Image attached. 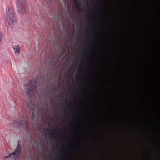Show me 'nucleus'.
<instances>
[{
	"instance_id": "6e6552de",
	"label": "nucleus",
	"mask_w": 160,
	"mask_h": 160,
	"mask_svg": "<svg viewBox=\"0 0 160 160\" xmlns=\"http://www.w3.org/2000/svg\"><path fill=\"white\" fill-rule=\"evenodd\" d=\"M74 4L77 8L79 7L80 5V2L79 0H73Z\"/></svg>"
},
{
	"instance_id": "7ed1b4c3",
	"label": "nucleus",
	"mask_w": 160,
	"mask_h": 160,
	"mask_svg": "<svg viewBox=\"0 0 160 160\" xmlns=\"http://www.w3.org/2000/svg\"><path fill=\"white\" fill-rule=\"evenodd\" d=\"M34 88L30 84H28L25 88L24 91L26 95L28 97H30Z\"/></svg>"
},
{
	"instance_id": "1a4fd4ad",
	"label": "nucleus",
	"mask_w": 160,
	"mask_h": 160,
	"mask_svg": "<svg viewBox=\"0 0 160 160\" xmlns=\"http://www.w3.org/2000/svg\"><path fill=\"white\" fill-rule=\"evenodd\" d=\"M48 2H49L50 3H51V5H55L56 3V0H47Z\"/></svg>"
},
{
	"instance_id": "9d476101",
	"label": "nucleus",
	"mask_w": 160,
	"mask_h": 160,
	"mask_svg": "<svg viewBox=\"0 0 160 160\" xmlns=\"http://www.w3.org/2000/svg\"><path fill=\"white\" fill-rule=\"evenodd\" d=\"M3 34L1 32H0V44H1L2 43V39L3 37Z\"/></svg>"
},
{
	"instance_id": "20e7f679",
	"label": "nucleus",
	"mask_w": 160,
	"mask_h": 160,
	"mask_svg": "<svg viewBox=\"0 0 160 160\" xmlns=\"http://www.w3.org/2000/svg\"><path fill=\"white\" fill-rule=\"evenodd\" d=\"M21 152V147L18 145L14 151L12 153L15 159H17L19 158Z\"/></svg>"
},
{
	"instance_id": "ddd939ff",
	"label": "nucleus",
	"mask_w": 160,
	"mask_h": 160,
	"mask_svg": "<svg viewBox=\"0 0 160 160\" xmlns=\"http://www.w3.org/2000/svg\"><path fill=\"white\" fill-rule=\"evenodd\" d=\"M83 1L87 5L88 4V2L87 0H84Z\"/></svg>"
},
{
	"instance_id": "f257e3e1",
	"label": "nucleus",
	"mask_w": 160,
	"mask_h": 160,
	"mask_svg": "<svg viewBox=\"0 0 160 160\" xmlns=\"http://www.w3.org/2000/svg\"><path fill=\"white\" fill-rule=\"evenodd\" d=\"M17 9L19 10H27L30 9L29 5L24 0H17Z\"/></svg>"
},
{
	"instance_id": "f8f14e48",
	"label": "nucleus",
	"mask_w": 160,
	"mask_h": 160,
	"mask_svg": "<svg viewBox=\"0 0 160 160\" xmlns=\"http://www.w3.org/2000/svg\"><path fill=\"white\" fill-rule=\"evenodd\" d=\"M12 155V153H10V154H9L8 155V156H5V157H4V158H8L10 157L11 156V155Z\"/></svg>"
},
{
	"instance_id": "2eb2a0df",
	"label": "nucleus",
	"mask_w": 160,
	"mask_h": 160,
	"mask_svg": "<svg viewBox=\"0 0 160 160\" xmlns=\"http://www.w3.org/2000/svg\"><path fill=\"white\" fill-rule=\"evenodd\" d=\"M32 114H33V112H32Z\"/></svg>"
},
{
	"instance_id": "4468645a",
	"label": "nucleus",
	"mask_w": 160,
	"mask_h": 160,
	"mask_svg": "<svg viewBox=\"0 0 160 160\" xmlns=\"http://www.w3.org/2000/svg\"><path fill=\"white\" fill-rule=\"evenodd\" d=\"M77 10H82V9H77Z\"/></svg>"
},
{
	"instance_id": "f03ea898",
	"label": "nucleus",
	"mask_w": 160,
	"mask_h": 160,
	"mask_svg": "<svg viewBox=\"0 0 160 160\" xmlns=\"http://www.w3.org/2000/svg\"><path fill=\"white\" fill-rule=\"evenodd\" d=\"M7 21L10 25H13L16 22L14 14L12 11H6L5 12Z\"/></svg>"
},
{
	"instance_id": "0eeeda50",
	"label": "nucleus",
	"mask_w": 160,
	"mask_h": 160,
	"mask_svg": "<svg viewBox=\"0 0 160 160\" xmlns=\"http://www.w3.org/2000/svg\"><path fill=\"white\" fill-rule=\"evenodd\" d=\"M88 10H160V9H88Z\"/></svg>"
},
{
	"instance_id": "423d86ee",
	"label": "nucleus",
	"mask_w": 160,
	"mask_h": 160,
	"mask_svg": "<svg viewBox=\"0 0 160 160\" xmlns=\"http://www.w3.org/2000/svg\"><path fill=\"white\" fill-rule=\"evenodd\" d=\"M105 0H97L96 1L95 0H91L92 2L97 6H100L102 4Z\"/></svg>"
},
{
	"instance_id": "39448f33",
	"label": "nucleus",
	"mask_w": 160,
	"mask_h": 160,
	"mask_svg": "<svg viewBox=\"0 0 160 160\" xmlns=\"http://www.w3.org/2000/svg\"><path fill=\"white\" fill-rule=\"evenodd\" d=\"M12 48L14 50L15 55H18L20 53L21 47L18 45H13Z\"/></svg>"
},
{
	"instance_id": "9b49d317",
	"label": "nucleus",
	"mask_w": 160,
	"mask_h": 160,
	"mask_svg": "<svg viewBox=\"0 0 160 160\" xmlns=\"http://www.w3.org/2000/svg\"><path fill=\"white\" fill-rule=\"evenodd\" d=\"M18 13L20 14L24 15L25 14L26 12L25 11H18Z\"/></svg>"
}]
</instances>
